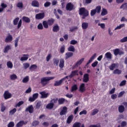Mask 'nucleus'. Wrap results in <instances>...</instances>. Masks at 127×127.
I'll list each match as a JSON object with an SVG mask.
<instances>
[{
  "instance_id": "f257e3e1",
  "label": "nucleus",
  "mask_w": 127,
  "mask_h": 127,
  "mask_svg": "<svg viewBox=\"0 0 127 127\" xmlns=\"http://www.w3.org/2000/svg\"><path fill=\"white\" fill-rule=\"evenodd\" d=\"M79 15H82V19H85L86 17L89 16V11L87 10L85 7L80 8L79 10Z\"/></svg>"
},
{
  "instance_id": "f03ea898",
  "label": "nucleus",
  "mask_w": 127,
  "mask_h": 127,
  "mask_svg": "<svg viewBox=\"0 0 127 127\" xmlns=\"http://www.w3.org/2000/svg\"><path fill=\"white\" fill-rule=\"evenodd\" d=\"M54 77H44L41 78V84L42 85L43 87L46 86L50 80H53Z\"/></svg>"
},
{
  "instance_id": "7ed1b4c3",
  "label": "nucleus",
  "mask_w": 127,
  "mask_h": 127,
  "mask_svg": "<svg viewBox=\"0 0 127 127\" xmlns=\"http://www.w3.org/2000/svg\"><path fill=\"white\" fill-rule=\"evenodd\" d=\"M65 9L66 10L71 11L72 10H74L75 9V6L72 3V2H68L66 5Z\"/></svg>"
},
{
  "instance_id": "20e7f679",
  "label": "nucleus",
  "mask_w": 127,
  "mask_h": 127,
  "mask_svg": "<svg viewBox=\"0 0 127 127\" xmlns=\"http://www.w3.org/2000/svg\"><path fill=\"white\" fill-rule=\"evenodd\" d=\"M3 96L5 100H8V99H10L12 97V95L9 93V91H5Z\"/></svg>"
},
{
  "instance_id": "39448f33",
  "label": "nucleus",
  "mask_w": 127,
  "mask_h": 127,
  "mask_svg": "<svg viewBox=\"0 0 127 127\" xmlns=\"http://www.w3.org/2000/svg\"><path fill=\"white\" fill-rule=\"evenodd\" d=\"M64 78H62L60 80H57L55 82L54 86L55 87H58L59 86H61L62 85V83H63V81H64Z\"/></svg>"
},
{
  "instance_id": "423d86ee",
  "label": "nucleus",
  "mask_w": 127,
  "mask_h": 127,
  "mask_svg": "<svg viewBox=\"0 0 127 127\" xmlns=\"http://www.w3.org/2000/svg\"><path fill=\"white\" fill-rule=\"evenodd\" d=\"M12 39H13L12 36H11L10 34H8L7 36L5 39V42H6V43L11 42V41H12Z\"/></svg>"
},
{
  "instance_id": "0eeeda50",
  "label": "nucleus",
  "mask_w": 127,
  "mask_h": 127,
  "mask_svg": "<svg viewBox=\"0 0 127 127\" xmlns=\"http://www.w3.org/2000/svg\"><path fill=\"white\" fill-rule=\"evenodd\" d=\"M45 16V14L44 13H39L36 15V19H43Z\"/></svg>"
},
{
  "instance_id": "6e6552de",
  "label": "nucleus",
  "mask_w": 127,
  "mask_h": 127,
  "mask_svg": "<svg viewBox=\"0 0 127 127\" xmlns=\"http://www.w3.org/2000/svg\"><path fill=\"white\" fill-rule=\"evenodd\" d=\"M25 112H29L30 114H32L34 112V108L33 106L30 105L25 110Z\"/></svg>"
},
{
  "instance_id": "1a4fd4ad",
  "label": "nucleus",
  "mask_w": 127,
  "mask_h": 127,
  "mask_svg": "<svg viewBox=\"0 0 127 127\" xmlns=\"http://www.w3.org/2000/svg\"><path fill=\"white\" fill-rule=\"evenodd\" d=\"M78 72H79L78 70L72 71L70 74L68 76L69 78L71 79L74 77V76H78Z\"/></svg>"
},
{
  "instance_id": "9d476101",
  "label": "nucleus",
  "mask_w": 127,
  "mask_h": 127,
  "mask_svg": "<svg viewBox=\"0 0 127 127\" xmlns=\"http://www.w3.org/2000/svg\"><path fill=\"white\" fill-rule=\"evenodd\" d=\"M39 94L41 95V98L42 99H45L46 98L48 97V96H49V93H46L45 91H42L39 93Z\"/></svg>"
},
{
  "instance_id": "9b49d317",
  "label": "nucleus",
  "mask_w": 127,
  "mask_h": 127,
  "mask_svg": "<svg viewBox=\"0 0 127 127\" xmlns=\"http://www.w3.org/2000/svg\"><path fill=\"white\" fill-rule=\"evenodd\" d=\"M79 92L84 93L86 91V87H85V83H81L79 86Z\"/></svg>"
},
{
  "instance_id": "f8f14e48",
  "label": "nucleus",
  "mask_w": 127,
  "mask_h": 127,
  "mask_svg": "<svg viewBox=\"0 0 127 127\" xmlns=\"http://www.w3.org/2000/svg\"><path fill=\"white\" fill-rule=\"evenodd\" d=\"M89 74H84L83 75V82H84V83H88V82H89Z\"/></svg>"
},
{
  "instance_id": "ddd939ff",
  "label": "nucleus",
  "mask_w": 127,
  "mask_h": 127,
  "mask_svg": "<svg viewBox=\"0 0 127 127\" xmlns=\"http://www.w3.org/2000/svg\"><path fill=\"white\" fill-rule=\"evenodd\" d=\"M119 67V64H112L110 66H109V69L111 71H113L115 68H118Z\"/></svg>"
},
{
  "instance_id": "4468645a",
  "label": "nucleus",
  "mask_w": 127,
  "mask_h": 127,
  "mask_svg": "<svg viewBox=\"0 0 127 127\" xmlns=\"http://www.w3.org/2000/svg\"><path fill=\"white\" fill-rule=\"evenodd\" d=\"M32 6L34 7H39V2L36 0H34L32 1Z\"/></svg>"
},
{
  "instance_id": "2eb2a0df",
  "label": "nucleus",
  "mask_w": 127,
  "mask_h": 127,
  "mask_svg": "<svg viewBox=\"0 0 127 127\" xmlns=\"http://www.w3.org/2000/svg\"><path fill=\"white\" fill-rule=\"evenodd\" d=\"M46 109L48 110H52L54 108V103H52L51 102L48 104L46 106Z\"/></svg>"
},
{
  "instance_id": "dca6fc26",
  "label": "nucleus",
  "mask_w": 127,
  "mask_h": 127,
  "mask_svg": "<svg viewBox=\"0 0 127 127\" xmlns=\"http://www.w3.org/2000/svg\"><path fill=\"white\" fill-rule=\"evenodd\" d=\"M64 63H65V61H64V59H61L60 61V64H59L60 68H61V69H62V68H64Z\"/></svg>"
},
{
  "instance_id": "f3484780",
  "label": "nucleus",
  "mask_w": 127,
  "mask_h": 127,
  "mask_svg": "<svg viewBox=\"0 0 127 127\" xmlns=\"http://www.w3.org/2000/svg\"><path fill=\"white\" fill-rule=\"evenodd\" d=\"M73 119H74V116H73V115L69 116L67 119V121H66L67 124L69 125L70 124V123H72V121H73Z\"/></svg>"
},
{
  "instance_id": "a211bd4d",
  "label": "nucleus",
  "mask_w": 127,
  "mask_h": 127,
  "mask_svg": "<svg viewBox=\"0 0 127 127\" xmlns=\"http://www.w3.org/2000/svg\"><path fill=\"white\" fill-rule=\"evenodd\" d=\"M67 113V107H64L63 110L60 112L61 116H64Z\"/></svg>"
},
{
  "instance_id": "6ab92c4d",
  "label": "nucleus",
  "mask_w": 127,
  "mask_h": 127,
  "mask_svg": "<svg viewBox=\"0 0 127 127\" xmlns=\"http://www.w3.org/2000/svg\"><path fill=\"white\" fill-rule=\"evenodd\" d=\"M89 27V23L87 22H83L81 25L82 29H87Z\"/></svg>"
},
{
  "instance_id": "aec40b11",
  "label": "nucleus",
  "mask_w": 127,
  "mask_h": 127,
  "mask_svg": "<svg viewBox=\"0 0 127 127\" xmlns=\"http://www.w3.org/2000/svg\"><path fill=\"white\" fill-rule=\"evenodd\" d=\"M22 20L23 21H24V22H26V23H29V22H30L31 20L30 19L26 16H23L22 17Z\"/></svg>"
},
{
  "instance_id": "412c9836",
  "label": "nucleus",
  "mask_w": 127,
  "mask_h": 127,
  "mask_svg": "<svg viewBox=\"0 0 127 127\" xmlns=\"http://www.w3.org/2000/svg\"><path fill=\"white\" fill-rule=\"evenodd\" d=\"M65 59H68V58H70V57H72L73 55V54L72 52H67L65 53Z\"/></svg>"
},
{
  "instance_id": "4be33fe9",
  "label": "nucleus",
  "mask_w": 127,
  "mask_h": 127,
  "mask_svg": "<svg viewBox=\"0 0 127 127\" xmlns=\"http://www.w3.org/2000/svg\"><path fill=\"white\" fill-rule=\"evenodd\" d=\"M60 30V28L59 27V26L58 25H56L53 27V31L54 32H58L59 30Z\"/></svg>"
},
{
  "instance_id": "5701e85b",
  "label": "nucleus",
  "mask_w": 127,
  "mask_h": 127,
  "mask_svg": "<svg viewBox=\"0 0 127 127\" xmlns=\"http://www.w3.org/2000/svg\"><path fill=\"white\" fill-rule=\"evenodd\" d=\"M55 21V20H54V19L51 18V19L48 20V21H47L48 24H49V25L50 26H51V25H53V24L54 23Z\"/></svg>"
},
{
  "instance_id": "b1692460",
  "label": "nucleus",
  "mask_w": 127,
  "mask_h": 127,
  "mask_svg": "<svg viewBox=\"0 0 127 127\" xmlns=\"http://www.w3.org/2000/svg\"><path fill=\"white\" fill-rule=\"evenodd\" d=\"M7 68H9V69H12L13 67V64H12V63L10 61H8L7 62L6 64Z\"/></svg>"
},
{
  "instance_id": "393cba45",
  "label": "nucleus",
  "mask_w": 127,
  "mask_h": 127,
  "mask_svg": "<svg viewBox=\"0 0 127 127\" xmlns=\"http://www.w3.org/2000/svg\"><path fill=\"white\" fill-rule=\"evenodd\" d=\"M121 9H123L124 10H127V3L125 2L121 6H120Z\"/></svg>"
},
{
  "instance_id": "a878e982",
  "label": "nucleus",
  "mask_w": 127,
  "mask_h": 127,
  "mask_svg": "<svg viewBox=\"0 0 127 127\" xmlns=\"http://www.w3.org/2000/svg\"><path fill=\"white\" fill-rule=\"evenodd\" d=\"M23 57H22L20 59L21 61H25L28 59V55H23Z\"/></svg>"
},
{
  "instance_id": "bb28decb",
  "label": "nucleus",
  "mask_w": 127,
  "mask_h": 127,
  "mask_svg": "<svg viewBox=\"0 0 127 127\" xmlns=\"http://www.w3.org/2000/svg\"><path fill=\"white\" fill-rule=\"evenodd\" d=\"M119 113H124L125 112V107L123 105H120L118 108Z\"/></svg>"
},
{
  "instance_id": "cd10ccee",
  "label": "nucleus",
  "mask_w": 127,
  "mask_h": 127,
  "mask_svg": "<svg viewBox=\"0 0 127 127\" xmlns=\"http://www.w3.org/2000/svg\"><path fill=\"white\" fill-rule=\"evenodd\" d=\"M60 61L59 60V59H55V58L53 59L54 64L55 65H56V66H58Z\"/></svg>"
},
{
  "instance_id": "c85d7f7f",
  "label": "nucleus",
  "mask_w": 127,
  "mask_h": 127,
  "mask_svg": "<svg viewBox=\"0 0 127 127\" xmlns=\"http://www.w3.org/2000/svg\"><path fill=\"white\" fill-rule=\"evenodd\" d=\"M67 50L71 52H75V48H74L72 45H70L69 47L67 48Z\"/></svg>"
},
{
  "instance_id": "c756f323",
  "label": "nucleus",
  "mask_w": 127,
  "mask_h": 127,
  "mask_svg": "<svg viewBox=\"0 0 127 127\" xmlns=\"http://www.w3.org/2000/svg\"><path fill=\"white\" fill-rule=\"evenodd\" d=\"M107 14H108V10H107V9L103 8L101 12V15L104 16L107 15Z\"/></svg>"
},
{
  "instance_id": "7c9ffc66",
  "label": "nucleus",
  "mask_w": 127,
  "mask_h": 127,
  "mask_svg": "<svg viewBox=\"0 0 127 127\" xmlns=\"http://www.w3.org/2000/svg\"><path fill=\"white\" fill-rule=\"evenodd\" d=\"M127 123L126 121H123L121 123V125H119L118 127H127Z\"/></svg>"
},
{
  "instance_id": "2f4dec72",
  "label": "nucleus",
  "mask_w": 127,
  "mask_h": 127,
  "mask_svg": "<svg viewBox=\"0 0 127 127\" xmlns=\"http://www.w3.org/2000/svg\"><path fill=\"white\" fill-rule=\"evenodd\" d=\"M98 113H99V110L97 109H95L93 110V112L91 113L90 115L91 116H95V115H97V114Z\"/></svg>"
},
{
  "instance_id": "473e14b6",
  "label": "nucleus",
  "mask_w": 127,
  "mask_h": 127,
  "mask_svg": "<svg viewBox=\"0 0 127 127\" xmlns=\"http://www.w3.org/2000/svg\"><path fill=\"white\" fill-rule=\"evenodd\" d=\"M77 90H78V86H77V84H74L71 87V92H74Z\"/></svg>"
},
{
  "instance_id": "72a5a7b5",
  "label": "nucleus",
  "mask_w": 127,
  "mask_h": 127,
  "mask_svg": "<svg viewBox=\"0 0 127 127\" xmlns=\"http://www.w3.org/2000/svg\"><path fill=\"white\" fill-rule=\"evenodd\" d=\"M11 49V48H10V46L9 45H7L4 49V53H6L8 52V50H10Z\"/></svg>"
},
{
  "instance_id": "f704fd0d",
  "label": "nucleus",
  "mask_w": 127,
  "mask_h": 127,
  "mask_svg": "<svg viewBox=\"0 0 127 127\" xmlns=\"http://www.w3.org/2000/svg\"><path fill=\"white\" fill-rule=\"evenodd\" d=\"M59 105H63L64 103H65V99L64 98H60L58 100Z\"/></svg>"
},
{
  "instance_id": "c9c22d12",
  "label": "nucleus",
  "mask_w": 127,
  "mask_h": 127,
  "mask_svg": "<svg viewBox=\"0 0 127 127\" xmlns=\"http://www.w3.org/2000/svg\"><path fill=\"white\" fill-rule=\"evenodd\" d=\"M105 56L108 59H112V54L110 52H107L105 54Z\"/></svg>"
},
{
  "instance_id": "e433bc0d",
  "label": "nucleus",
  "mask_w": 127,
  "mask_h": 127,
  "mask_svg": "<svg viewBox=\"0 0 127 127\" xmlns=\"http://www.w3.org/2000/svg\"><path fill=\"white\" fill-rule=\"evenodd\" d=\"M29 81V76H27L25 77H24L22 80V82L26 83L27 82Z\"/></svg>"
},
{
  "instance_id": "4c0bfd02",
  "label": "nucleus",
  "mask_w": 127,
  "mask_h": 127,
  "mask_svg": "<svg viewBox=\"0 0 127 127\" xmlns=\"http://www.w3.org/2000/svg\"><path fill=\"white\" fill-rule=\"evenodd\" d=\"M29 69L31 71L33 70H35L37 69V65H36V64H32L30 66Z\"/></svg>"
},
{
  "instance_id": "58836bf2",
  "label": "nucleus",
  "mask_w": 127,
  "mask_h": 127,
  "mask_svg": "<svg viewBox=\"0 0 127 127\" xmlns=\"http://www.w3.org/2000/svg\"><path fill=\"white\" fill-rule=\"evenodd\" d=\"M10 79L11 80H16L17 79V76L16 75V74H11L10 75Z\"/></svg>"
},
{
  "instance_id": "ea45409f",
  "label": "nucleus",
  "mask_w": 127,
  "mask_h": 127,
  "mask_svg": "<svg viewBox=\"0 0 127 127\" xmlns=\"http://www.w3.org/2000/svg\"><path fill=\"white\" fill-rule=\"evenodd\" d=\"M113 73L114 74L120 75V74H121L122 73V70H120V69L117 68L115 70H114Z\"/></svg>"
},
{
  "instance_id": "a19ab883",
  "label": "nucleus",
  "mask_w": 127,
  "mask_h": 127,
  "mask_svg": "<svg viewBox=\"0 0 127 127\" xmlns=\"http://www.w3.org/2000/svg\"><path fill=\"white\" fill-rule=\"evenodd\" d=\"M18 21H19V17H16L13 20V24L14 25H17L18 23Z\"/></svg>"
},
{
  "instance_id": "79ce46f5",
  "label": "nucleus",
  "mask_w": 127,
  "mask_h": 127,
  "mask_svg": "<svg viewBox=\"0 0 127 127\" xmlns=\"http://www.w3.org/2000/svg\"><path fill=\"white\" fill-rule=\"evenodd\" d=\"M17 7H18V8L21 9L23 8V3L21 2H19L17 4Z\"/></svg>"
},
{
  "instance_id": "37998d69",
  "label": "nucleus",
  "mask_w": 127,
  "mask_h": 127,
  "mask_svg": "<svg viewBox=\"0 0 127 127\" xmlns=\"http://www.w3.org/2000/svg\"><path fill=\"white\" fill-rule=\"evenodd\" d=\"M101 6H96V7L95 8V9H94V10H96V12L97 13H100V12H101Z\"/></svg>"
},
{
  "instance_id": "c03bdc74",
  "label": "nucleus",
  "mask_w": 127,
  "mask_h": 127,
  "mask_svg": "<svg viewBox=\"0 0 127 127\" xmlns=\"http://www.w3.org/2000/svg\"><path fill=\"white\" fill-rule=\"evenodd\" d=\"M43 25L44 28H46V29L48 28L49 24H48V22H47L46 21H44L43 22Z\"/></svg>"
},
{
  "instance_id": "a18cd8bd",
  "label": "nucleus",
  "mask_w": 127,
  "mask_h": 127,
  "mask_svg": "<svg viewBox=\"0 0 127 127\" xmlns=\"http://www.w3.org/2000/svg\"><path fill=\"white\" fill-rule=\"evenodd\" d=\"M39 122L38 121H35L32 123V126L33 127H36V126H38L39 125Z\"/></svg>"
},
{
  "instance_id": "49530a36",
  "label": "nucleus",
  "mask_w": 127,
  "mask_h": 127,
  "mask_svg": "<svg viewBox=\"0 0 127 127\" xmlns=\"http://www.w3.org/2000/svg\"><path fill=\"white\" fill-rule=\"evenodd\" d=\"M81 127V123L79 122H75L72 126V127Z\"/></svg>"
},
{
  "instance_id": "de8ad7c7",
  "label": "nucleus",
  "mask_w": 127,
  "mask_h": 127,
  "mask_svg": "<svg viewBox=\"0 0 127 127\" xmlns=\"http://www.w3.org/2000/svg\"><path fill=\"white\" fill-rule=\"evenodd\" d=\"M16 113V109L14 108L11 111H9V115H14V114H15Z\"/></svg>"
},
{
  "instance_id": "09e8293b",
  "label": "nucleus",
  "mask_w": 127,
  "mask_h": 127,
  "mask_svg": "<svg viewBox=\"0 0 127 127\" xmlns=\"http://www.w3.org/2000/svg\"><path fill=\"white\" fill-rule=\"evenodd\" d=\"M127 84V80H123L120 84H119V86H120V87H123V86H125V85H126Z\"/></svg>"
},
{
  "instance_id": "8fccbe9b",
  "label": "nucleus",
  "mask_w": 127,
  "mask_h": 127,
  "mask_svg": "<svg viewBox=\"0 0 127 127\" xmlns=\"http://www.w3.org/2000/svg\"><path fill=\"white\" fill-rule=\"evenodd\" d=\"M114 55H115V56H117L118 55H119V53H120V50L119 49H116L114 50Z\"/></svg>"
},
{
  "instance_id": "3c124183",
  "label": "nucleus",
  "mask_w": 127,
  "mask_h": 127,
  "mask_svg": "<svg viewBox=\"0 0 127 127\" xmlns=\"http://www.w3.org/2000/svg\"><path fill=\"white\" fill-rule=\"evenodd\" d=\"M57 101H58V98H54L51 100V103L52 104H57Z\"/></svg>"
},
{
  "instance_id": "603ef678",
  "label": "nucleus",
  "mask_w": 127,
  "mask_h": 127,
  "mask_svg": "<svg viewBox=\"0 0 127 127\" xmlns=\"http://www.w3.org/2000/svg\"><path fill=\"white\" fill-rule=\"evenodd\" d=\"M125 26V24H121L119 26H117L115 29V30H117V29H121L122 27H124Z\"/></svg>"
},
{
  "instance_id": "864d4df0",
  "label": "nucleus",
  "mask_w": 127,
  "mask_h": 127,
  "mask_svg": "<svg viewBox=\"0 0 127 127\" xmlns=\"http://www.w3.org/2000/svg\"><path fill=\"white\" fill-rule=\"evenodd\" d=\"M96 13L97 12L96 11V10H95V9H92L91 10L90 15L91 16H94V15H95V14H96Z\"/></svg>"
},
{
  "instance_id": "5fc2aeb1",
  "label": "nucleus",
  "mask_w": 127,
  "mask_h": 127,
  "mask_svg": "<svg viewBox=\"0 0 127 127\" xmlns=\"http://www.w3.org/2000/svg\"><path fill=\"white\" fill-rule=\"evenodd\" d=\"M51 5V2L49 1H47L44 3L45 7H48V6H50Z\"/></svg>"
},
{
  "instance_id": "6e6d98bb",
  "label": "nucleus",
  "mask_w": 127,
  "mask_h": 127,
  "mask_svg": "<svg viewBox=\"0 0 127 127\" xmlns=\"http://www.w3.org/2000/svg\"><path fill=\"white\" fill-rule=\"evenodd\" d=\"M14 127V122H10L8 124L7 127Z\"/></svg>"
},
{
  "instance_id": "4d7b16f0",
  "label": "nucleus",
  "mask_w": 127,
  "mask_h": 127,
  "mask_svg": "<svg viewBox=\"0 0 127 127\" xmlns=\"http://www.w3.org/2000/svg\"><path fill=\"white\" fill-rule=\"evenodd\" d=\"M18 40H19V38H16V39L15 40V43H14L15 47H17L18 43Z\"/></svg>"
},
{
  "instance_id": "13d9d810",
  "label": "nucleus",
  "mask_w": 127,
  "mask_h": 127,
  "mask_svg": "<svg viewBox=\"0 0 127 127\" xmlns=\"http://www.w3.org/2000/svg\"><path fill=\"white\" fill-rule=\"evenodd\" d=\"M36 109H40V107H41V101H38L37 103V104H36Z\"/></svg>"
},
{
  "instance_id": "bf43d9fd",
  "label": "nucleus",
  "mask_w": 127,
  "mask_h": 127,
  "mask_svg": "<svg viewBox=\"0 0 127 127\" xmlns=\"http://www.w3.org/2000/svg\"><path fill=\"white\" fill-rule=\"evenodd\" d=\"M21 24H22V20L20 19L17 26L18 29L20 28V27H21Z\"/></svg>"
},
{
  "instance_id": "052dcab7",
  "label": "nucleus",
  "mask_w": 127,
  "mask_h": 127,
  "mask_svg": "<svg viewBox=\"0 0 127 127\" xmlns=\"http://www.w3.org/2000/svg\"><path fill=\"white\" fill-rule=\"evenodd\" d=\"M23 66H24V69H27V68H28L30 66L29 64H28V63H26L23 64Z\"/></svg>"
},
{
  "instance_id": "680f3d73",
  "label": "nucleus",
  "mask_w": 127,
  "mask_h": 127,
  "mask_svg": "<svg viewBox=\"0 0 127 127\" xmlns=\"http://www.w3.org/2000/svg\"><path fill=\"white\" fill-rule=\"evenodd\" d=\"M61 53H64L65 52V46H63L60 49Z\"/></svg>"
},
{
  "instance_id": "e2e57ef3",
  "label": "nucleus",
  "mask_w": 127,
  "mask_h": 127,
  "mask_svg": "<svg viewBox=\"0 0 127 127\" xmlns=\"http://www.w3.org/2000/svg\"><path fill=\"white\" fill-rule=\"evenodd\" d=\"M125 91H121L118 95V97L119 98H121V97H123V96H124V95H125Z\"/></svg>"
},
{
  "instance_id": "0e129e2a",
  "label": "nucleus",
  "mask_w": 127,
  "mask_h": 127,
  "mask_svg": "<svg viewBox=\"0 0 127 127\" xmlns=\"http://www.w3.org/2000/svg\"><path fill=\"white\" fill-rule=\"evenodd\" d=\"M77 43H78V42L75 40H72L70 43L72 45H75V44H77Z\"/></svg>"
},
{
  "instance_id": "69168bd1",
  "label": "nucleus",
  "mask_w": 127,
  "mask_h": 127,
  "mask_svg": "<svg viewBox=\"0 0 127 127\" xmlns=\"http://www.w3.org/2000/svg\"><path fill=\"white\" fill-rule=\"evenodd\" d=\"M127 36L125 37L124 38H123L120 40V42H122V43H124V42H127Z\"/></svg>"
},
{
  "instance_id": "338daca9",
  "label": "nucleus",
  "mask_w": 127,
  "mask_h": 127,
  "mask_svg": "<svg viewBox=\"0 0 127 127\" xmlns=\"http://www.w3.org/2000/svg\"><path fill=\"white\" fill-rule=\"evenodd\" d=\"M23 101H19L17 104H16V107H20L21 105H23Z\"/></svg>"
},
{
  "instance_id": "774afa93",
  "label": "nucleus",
  "mask_w": 127,
  "mask_h": 127,
  "mask_svg": "<svg viewBox=\"0 0 127 127\" xmlns=\"http://www.w3.org/2000/svg\"><path fill=\"white\" fill-rule=\"evenodd\" d=\"M87 111L86 110H83L79 113L80 116L82 115H87Z\"/></svg>"
}]
</instances>
